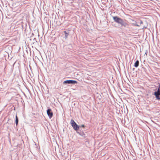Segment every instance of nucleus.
<instances>
[{"instance_id": "6", "label": "nucleus", "mask_w": 160, "mask_h": 160, "mask_svg": "<svg viewBox=\"0 0 160 160\" xmlns=\"http://www.w3.org/2000/svg\"><path fill=\"white\" fill-rule=\"evenodd\" d=\"M64 33L65 34V37L66 39L68 38L69 32H67L66 31H64Z\"/></svg>"}, {"instance_id": "3", "label": "nucleus", "mask_w": 160, "mask_h": 160, "mask_svg": "<svg viewBox=\"0 0 160 160\" xmlns=\"http://www.w3.org/2000/svg\"><path fill=\"white\" fill-rule=\"evenodd\" d=\"M160 86L159 87V88H158V91L156 92H155L154 93V95L155 96L156 98L158 100H160V97H159V96L160 95Z\"/></svg>"}, {"instance_id": "4", "label": "nucleus", "mask_w": 160, "mask_h": 160, "mask_svg": "<svg viewBox=\"0 0 160 160\" xmlns=\"http://www.w3.org/2000/svg\"><path fill=\"white\" fill-rule=\"evenodd\" d=\"M77 83V81L75 80H68L64 81L63 82V83L64 84H75Z\"/></svg>"}, {"instance_id": "1", "label": "nucleus", "mask_w": 160, "mask_h": 160, "mask_svg": "<svg viewBox=\"0 0 160 160\" xmlns=\"http://www.w3.org/2000/svg\"><path fill=\"white\" fill-rule=\"evenodd\" d=\"M113 19L114 21L117 23L123 25V21L121 18L118 17L117 16L113 17Z\"/></svg>"}, {"instance_id": "9", "label": "nucleus", "mask_w": 160, "mask_h": 160, "mask_svg": "<svg viewBox=\"0 0 160 160\" xmlns=\"http://www.w3.org/2000/svg\"><path fill=\"white\" fill-rule=\"evenodd\" d=\"M81 126L83 127V128H84V125H82Z\"/></svg>"}, {"instance_id": "2", "label": "nucleus", "mask_w": 160, "mask_h": 160, "mask_svg": "<svg viewBox=\"0 0 160 160\" xmlns=\"http://www.w3.org/2000/svg\"><path fill=\"white\" fill-rule=\"evenodd\" d=\"M71 125L73 127V128L76 130H78L79 129V127L76 124V122L73 120L72 119L71 121Z\"/></svg>"}, {"instance_id": "5", "label": "nucleus", "mask_w": 160, "mask_h": 160, "mask_svg": "<svg viewBox=\"0 0 160 160\" xmlns=\"http://www.w3.org/2000/svg\"><path fill=\"white\" fill-rule=\"evenodd\" d=\"M47 113L48 116L49 117L51 118L53 115V113L52 112V110L51 109H49L47 110Z\"/></svg>"}, {"instance_id": "8", "label": "nucleus", "mask_w": 160, "mask_h": 160, "mask_svg": "<svg viewBox=\"0 0 160 160\" xmlns=\"http://www.w3.org/2000/svg\"><path fill=\"white\" fill-rule=\"evenodd\" d=\"M15 122L16 124L17 125L18 123V118L17 115L16 116V120H15Z\"/></svg>"}, {"instance_id": "7", "label": "nucleus", "mask_w": 160, "mask_h": 160, "mask_svg": "<svg viewBox=\"0 0 160 160\" xmlns=\"http://www.w3.org/2000/svg\"><path fill=\"white\" fill-rule=\"evenodd\" d=\"M139 62L138 60H137L134 64V66L135 67H137L138 66Z\"/></svg>"}]
</instances>
